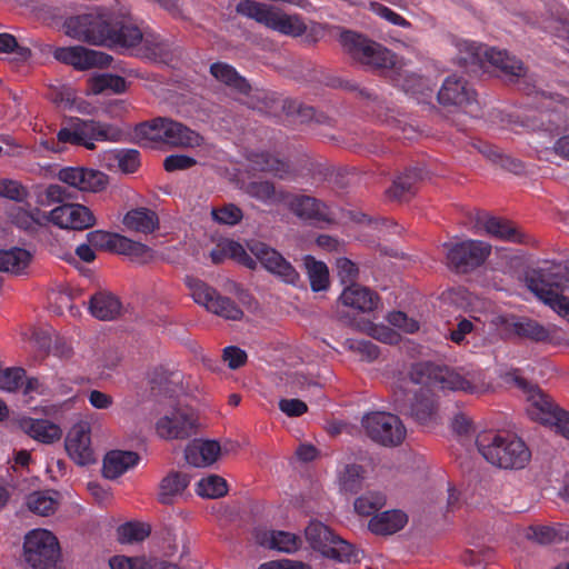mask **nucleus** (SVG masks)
I'll return each instance as SVG.
<instances>
[{
	"instance_id": "f257e3e1",
	"label": "nucleus",
	"mask_w": 569,
	"mask_h": 569,
	"mask_svg": "<svg viewBox=\"0 0 569 569\" xmlns=\"http://www.w3.org/2000/svg\"><path fill=\"white\" fill-rule=\"evenodd\" d=\"M340 46L355 61L385 70L389 80L418 103H428L432 99L436 84L411 72L397 56L371 38H340Z\"/></svg>"
},
{
	"instance_id": "f03ea898",
	"label": "nucleus",
	"mask_w": 569,
	"mask_h": 569,
	"mask_svg": "<svg viewBox=\"0 0 569 569\" xmlns=\"http://www.w3.org/2000/svg\"><path fill=\"white\" fill-rule=\"evenodd\" d=\"M62 27L66 36H146L143 23L129 12L102 7L68 17Z\"/></svg>"
},
{
	"instance_id": "7ed1b4c3",
	"label": "nucleus",
	"mask_w": 569,
	"mask_h": 569,
	"mask_svg": "<svg viewBox=\"0 0 569 569\" xmlns=\"http://www.w3.org/2000/svg\"><path fill=\"white\" fill-rule=\"evenodd\" d=\"M458 53L457 63L469 73L478 76L489 67L500 70L510 80L526 74V68L519 59L506 50L490 48L475 40L458 38L455 43Z\"/></svg>"
},
{
	"instance_id": "20e7f679",
	"label": "nucleus",
	"mask_w": 569,
	"mask_h": 569,
	"mask_svg": "<svg viewBox=\"0 0 569 569\" xmlns=\"http://www.w3.org/2000/svg\"><path fill=\"white\" fill-rule=\"evenodd\" d=\"M528 288L545 305L569 318V259L566 263L545 261L527 279Z\"/></svg>"
},
{
	"instance_id": "39448f33",
	"label": "nucleus",
	"mask_w": 569,
	"mask_h": 569,
	"mask_svg": "<svg viewBox=\"0 0 569 569\" xmlns=\"http://www.w3.org/2000/svg\"><path fill=\"white\" fill-rule=\"evenodd\" d=\"M506 378L527 395L526 411L531 420L549 427L556 433L569 439L568 411L555 405L541 389L522 378L518 369L507 372Z\"/></svg>"
},
{
	"instance_id": "423d86ee",
	"label": "nucleus",
	"mask_w": 569,
	"mask_h": 569,
	"mask_svg": "<svg viewBox=\"0 0 569 569\" xmlns=\"http://www.w3.org/2000/svg\"><path fill=\"white\" fill-rule=\"evenodd\" d=\"M134 137L143 148L170 147L193 148L202 144V137L187 126L169 118H156L136 126Z\"/></svg>"
},
{
	"instance_id": "0eeeda50",
	"label": "nucleus",
	"mask_w": 569,
	"mask_h": 569,
	"mask_svg": "<svg viewBox=\"0 0 569 569\" xmlns=\"http://www.w3.org/2000/svg\"><path fill=\"white\" fill-rule=\"evenodd\" d=\"M121 132L118 128L80 118H70L67 123L58 131L57 140L47 139L41 144L53 152L62 150L63 144L83 146L89 150L94 148L96 141H117Z\"/></svg>"
},
{
	"instance_id": "6e6552de",
	"label": "nucleus",
	"mask_w": 569,
	"mask_h": 569,
	"mask_svg": "<svg viewBox=\"0 0 569 569\" xmlns=\"http://www.w3.org/2000/svg\"><path fill=\"white\" fill-rule=\"evenodd\" d=\"M476 445L489 463L502 469H522L531 458L525 441L512 435H482Z\"/></svg>"
},
{
	"instance_id": "1a4fd4ad",
	"label": "nucleus",
	"mask_w": 569,
	"mask_h": 569,
	"mask_svg": "<svg viewBox=\"0 0 569 569\" xmlns=\"http://www.w3.org/2000/svg\"><path fill=\"white\" fill-rule=\"evenodd\" d=\"M236 12L284 36H305L308 29L301 16L287 14L256 0H241L236 6Z\"/></svg>"
},
{
	"instance_id": "9d476101",
	"label": "nucleus",
	"mask_w": 569,
	"mask_h": 569,
	"mask_svg": "<svg viewBox=\"0 0 569 569\" xmlns=\"http://www.w3.org/2000/svg\"><path fill=\"white\" fill-rule=\"evenodd\" d=\"M411 379L416 385H431L442 390L468 393H473L477 390L470 372H462V370L447 366L416 365L411 372Z\"/></svg>"
},
{
	"instance_id": "9b49d317",
	"label": "nucleus",
	"mask_w": 569,
	"mask_h": 569,
	"mask_svg": "<svg viewBox=\"0 0 569 569\" xmlns=\"http://www.w3.org/2000/svg\"><path fill=\"white\" fill-rule=\"evenodd\" d=\"M310 547L321 556L338 562H357L358 550L348 541L336 536L329 527L320 521H311L305 530Z\"/></svg>"
},
{
	"instance_id": "f8f14e48",
	"label": "nucleus",
	"mask_w": 569,
	"mask_h": 569,
	"mask_svg": "<svg viewBox=\"0 0 569 569\" xmlns=\"http://www.w3.org/2000/svg\"><path fill=\"white\" fill-rule=\"evenodd\" d=\"M89 44L106 47L121 54L166 62L168 46L158 38H84Z\"/></svg>"
},
{
	"instance_id": "ddd939ff",
	"label": "nucleus",
	"mask_w": 569,
	"mask_h": 569,
	"mask_svg": "<svg viewBox=\"0 0 569 569\" xmlns=\"http://www.w3.org/2000/svg\"><path fill=\"white\" fill-rule=\"evenodd\" d=\"M23 557L31 569H53L60 558L57 537L47 529L29 531L23 541Z\"/></svg>"
},
{
	"instance_id": "4468645a",
	"label": "nucleus",
	"mask_w": 569,
	"mask_h": 569,
	"mask_svg": "<svg viewBox=\"0 0 569 569\" xmlns=\"http://www.w3.org/2000/svg\"><path fill=\"white\" fill-rule=\"evenodd\" d=\"M332 86L343 88L349 91H357L358 94L372 103V112L377 118L389 126L395 132L397 139L412 140L417 137L416 128L408 123L406 119L398 118L396 111L390 109L387 101L380 99L373 91L360 88L356 82L339 79Z\"/></svg>"
},
{
	"instance_id": "2eb2a0df",
	"label": "nucleus",
	"mask_w": 569,
	"mask_h": 569,
	"mask_svg": "<svg viewBox=\"0 0 569 569\" xmlns=\"http://www.w3.org/2000/svg\"><path fill=\"white\" fill-rule=\"evenodd\" d=\"M361 425L366 435L375 442L385 447L400 445L406 438V427L396 415L373 411L365 415Z\"/></svg>"
},
{
	"instance_id": "dca6fc26",
	"label": "nucleus",
	"mask_w": 569,
	"mask_h": 569,
	"mask_svg": "<svg viewBox=\"0 0 569 569\" xmlns=\"http://www.w3.org/2000/svg\"><path fill=\"white\" fill-rule=\"evenodd\" d=\"M186 284L196 303L203 306L208 311L228 320H240L243 311L230 298L223 297L202 280L193 277L186 278Z\"/></svg>"
},
{
	"instance_id": "f3484780",
	"label": "nucleus",
	"mask_w": 569,
	"mask_h": 569,
	"mask_svg": "<svg viewBox=\"0 0 569 569\" xmlns=\"http://www.w3.org/2000/svg\"><path fill=\"white\" fill-rule=\"evenodd\" d=\"M395 397L397 409L410 415L418 423L428 425L436 419V400L428 387L420 386L406 392H396Z\"/></svg>"
},
{
	"instance_id": "a211bd4d",
	"label": "nucleus",
	"mask_w": 569,
	"mask_h": 569,
	"mask_svg": "<svg viewBox=\"0 0 569 569\" xmlns=\"http://www.w3.org/2000/svg\"><path fill=\"white\" fill-rule=\"evenodd\" d=\"M249 249L269 273L287 284L302 287L299 272L278 250L260 241H253Z\"/></svg>"
},
{
	"instance_id": "6ab92c4d",
	"label": "nucleus",
	"mask_w": 569,
	"mask_h": 569,
	"mask_svg": "<svg viewBox=\"0 0 569 569\" xmlns=\"http://www.w3.org/2000/svg\"><path fill=\"white\" fill-rule=\"evenodd\" d=\"M448 266L457 272H468L480 266L490 253V246L478 240L443 244Z\"/></svg>"
},
{
	"instance_id": "aec40b11",
	"label": "nucleus",
	"mask_w": 569,
	"mask_h": 569,
	"mask_svg": "<svg viewBox=\"0 0 569 569\" xmlns=\"http://www.w3.org/2000/svg\"><path fill=\"white\" fill-rule=\"evenodd\" d=\"M58 179L82 192L98 193L109 186L108 174L86 167H64L59 170Z\"/></svg>"
},
{
	"instance_id": "412c9836",
	"label": "nucleus",
	"mask_w": 569,
	"mask_h": 569,
	"mask_svg": "<svg viewBox=\"0 0 569 569\" xmlns=\"http://www.w3.org/2000/svg\"><path fill=\"white\" fill-rule=\"evenodd\" d=\"M157 433L163 439H186L197 431V417L191 409L177 408L160 418Z\"/></svg>"
},
{
	"instance_id": "4be33fe9",
	"label": "nucleus",
	"mask_w": 569,
	"mask_h": 569,
	"mask_svg": "<svg viewBox=\"0 0 569 569\" xmlns=\"http://www.w3.org/2000/svg\"><path fill=\"white\" fill-rule=\"evenodd\" d=\"M53 56L58 61L70 64L77 70L108 67L112 61L110 54L81 46L57 48Z\"/></svg>"
},
{
	"instance_id": "5701e85b",
	"label": "nucleus",
	"mask_w": 569,
	"mask_h": 569,
	"mask_svg": "<svg viewBox=\"0 0 569 569\" xmlns=\"http://www.w3.org/2000/svg\"><path fill=\"white\" fill-rule=\"evenodd\" d=\"M48 220L62 229L83 230L96 223L92 211L80 203H64L52 209Z\"/></svg>"
},
{
	"instance_id": "b1692460",
	"label": "nucleus",
	"mask_w": 569,
	"mask_h": 569,
	"mask_svg": "<svg viewBox=\"0 0 569 569\" xmlns=\"http://www.w3.org/2000/svg\"><path fill=\"white\" fill-rule=\"evenodd\" d=\"M437 99L442 106L469 107L470 112L478 106L473 88L463 78L456 74L445 79L437 93Z\"/></svg>"
},
{
	"instance_id": "393cba45",
	"label": "nucleus",
	"mask_w": 569,
	"mask_h": 569,
	"mask_svg": "<svg viewBox=\"0 0 569 569\" xmlns=\"http://www.w3.org/2000/svg\"><path fill=\"white\" fill-rule=\"evenodd\" d=\"M300 219L312 224L333 220L330 208L322 201L307 194H290L284 202Z\"/></svg>"
},
{
	"instance_id": "a878e982",
	"label": "nucleus",
	"mask_w": 569,
	"mask_h": 569,
	"mask_svg": "<svg viewBox=\"0 0 569 569\" xmlns=\"http://www.w3.org/2000/svg\"><path fill=\"white\" fill-rule=\"evenodd\" d=\"M66 450L70 458L80 466H87L96 461L91 448L90 426L87 422L74 425L66 438Z\"/></svg>"
},
{
	"instance_id": "bb28decb",
	"label": "nucleus",
	"mask_w": 569,
	"mask_h": 569,
	"mask_svg": "<svg viewBox=\"0 0 569 569\" xmlns=\"http://www.w3.org/2000/svg\"><path fill=\"white\" fill-rule=\"evenodd\" d=\"M339 300L346 307L363 313L378 309L380 305L379 296L367 287L359 283H351L343 288Z\"/></svg>"
},
{
	"instance_id": "cd10ccee",
	"label": "nucleus",
	"mask_w": 569,
	"mask_h": 569,
	"mask_svg": "<svg viewBox=\"0 0 569 569\" xmlns=\"http://www.w3.org/2000/svg\"><path fill=\"white\" fill-rule=\"evenodd\" d=\"M220 452L218 441L193 439L184 449V459L190 466L203 468L214 463Z\"/></svg>"
},
{
	"instance_id": "c85d7f7f",
	"label": "nucleus",
	"mask_w": 569,
	"mask_h": 569,
	"mask_svg": "<svg viewBox=\"0 0 569 569\" xmlns=\"http://www.w3.org/2000/svg\"><path fill=\"white\" fill-rule=\"evenodd\" d=\"M190 477L181 471L172 470L159 483L158 501L162 505H173L188 488Z\"/></svg>"
},
{
	"instance_id": "c756f323",
	"label": "nucleus",
	"mask_w": 569,
	"mask_h": 569,
	"mask_svg": "<svg viewBox=\"0 0 569 569\" xmlns=\"http://www.w3.org/2000/svg\"><path fill=\"white\" fill-rule=\"evenodd\" d=\"M260 546L284 553H293L301 546V538L296 533L282 530H266L257 535Z\"/></svg>"
},
{
	"instance_id": "7c9ffc66",
	"label": "nucleus",
	"mask_w": 569,
	"mask_h": 569,
	"mask_svg": "<svg viewBox=\"0 0 569 569\" xmlns=\"http://www.w3.org/2000/svg\"><path fill=\"white\" fill-rule=\"evenodd\" d=\"M139 461L138 453L133 451L112 450L103 459L102 473L108 479H116Z\"/></svg>"
},
{
	"instance_id": "2f4dec72",
	"label": "nucleus",
	"mask_w": 569,
	"mask_h": 569,
	"mask_svg": "<svg viewBox=\"0 0 569 569\" xmlns=\"http://www.w3.org/2000/svg\"><path fill=\"white\" fill-rule=\"evenodd\" d=\"M20 426L27 435L42 443H52L62 436L60 427L47 419L28 418Z\"/></svg>"
},
{
	"instance_id": "473e14b6",
	"label": "nucleus",
	"mask_w": 569,
	"mask_h": 569,
	"mask_svg": "<svg viewBox=\"0 0 569 569\" xmlns=\"http://www.w3.org/2000/svg\"><path fill=\"white\" fill-rule=\"evenodd\" d=\"M477 224L485 228L486 232L499 240L521 242L522 236L509 221L501 218L482 214L477 219Z\"/></svg>"
},
{
	"instance_id": "72a5a7b5",
	"label": "nucleus",
	"mask_w": 569,
	"mask_h": 569,
	"mask_svg": "<svg viewBox=\"0 0 569 569\" xmlns=\"http://www.w3.org/2000/svg\"><path fill=\"white\" fill-rule=\"evenodd\" d=\"M91 315L99 320H113L121 311V302L109 292H97L89 301Z\"/></svg>"
},
{
	"instance_id": "f704fd0d",
	"label": "nucleus",
	"mask_w": 569,
	"mask_h": 569,
	"mask_svg": "<svg viewBox=\"0 0 569 569\" xmlns=\"http://www.w3.org/2000/svg\"><path fill=\"white\" fill-rule=\"evenodd\" d=\"M423 170L420 168H410L399 176L387 190L390 199L407 200L416 191V184L423 178Z\"/></svg>"
},
{
	"instance_id": "c9c22d12",
	"label": "nucleus",
	"mask_w": 569,
	"mask_h": 569,
	"mask_svg": "<svg viewBox=\"0 0 569 569\" xmlns=\"http://www.w3.org/2000/svg\"><path fill=\"white\" fill-rule=\"evenodd\" d=\"M408 518L400 510H388L376 515L369 521V529L377 535H392L405 527Z\"/></svg>"
},
{
	"instance_id": "e433bc0d",
	"label": "nucleus",
	"mask_w": 569,
	"mask_h": 569,
	"mask_svg": "<svg viewBox=\"0 0 569 569\" xmlns=\"http://www.w3.org/2000/svg\"><path fill=\"white\" fill-rule=\"evenodd\" d=\"M246 192L267 206L284 203L289 198L288 192L277 190L270 181H252L247 184Z\"/></svg>"
},
{
	"instance_id": "4c0bfd02",
	"label": "nucleus",
	"mask_w": 569,
	"mask_h": 569,
	"mask_svg": "<svg viewBox=\"0 0 569 569\" xmlns=\"http://www.w3.org/2000/svg\"><path fill=\"white\" fill-rule=\"evenodd\" d=\"M123 224L137 232L151 233L159 224L158 216L148 208H136L127 212L123 218Z\"/></svg>"
},
{
	"instance_id": "58836bf2",
	"label": "nucleus",
	"mask_w": 569,
	"mask_h": 569,
	"mask_svg": "<svg viewBox=\"0 0 569 569\" xmlns=\"http://www.w3.org/2000/svg\"><path fill=\"white\" fill-rule=\"evenodd\" d=\"M210 73L219 82L224 83L227 87L236 90L239 93H248L250 84L241 77L237 70L224 62H216L210 66Z\"/></svg>"
},
{
	"instance_id": "ea45409f",
	"label": "nucleus",
	"mask_w": 569,
	"mask_h": 569,
	"mask_svg": "<svg viewBox=\"0 0 569 569\" xmlns=\"http://www.w3.org/2000/svg\"><path fill=\"white\" fill-rule=\"evenodd\" d=\"M250 161L253 169L271 173L280 179H284L290 172L288 162L266 151L252 153Z\"/></svg>"
},
{
	"instance_id": "a19ab883",
	"label": "nucleus",
	"mask_w": 569,
	"mask_h": 569,
	"mask_svg": "<svg viewBox=\"0 0 569 569\" xmlns=\"http://www.w3.org/2000/svg\"><path fill=\"white\" fill-rule=\"evenodd\" d=\"M30 259V252L19 247L0 250V271L21 273L28 267Z\"/></svg>"
},
{
	"instance_id": "79ce46f5",
	"label": "nucleus",
	"mask_w": 569,
	"mask_h": 569,
	"mask_svg": "<svg viewBox=\"0 0 569 569\" xmlns=\"http://www.w3.org/2000/svg\"><path fill=\"white\" fill-rule=\"evenodd\" d=\"M510 329L520 338L529 339L536 342L549 339V331L536 320L520 318L510 323Z\"/></svg>"
},
{
	"instance_id": "37998d69",
	"label": "nucleus",
	"mask_w": 569,
	"mask_h": 569,
	"mask_svg": "<svg viewBox=\"0 0 569 569\" xmlns=\"http://www.w3.org/2000/svg\"><path fill=\"white\" fill-rule=\"evenodd\" d=\"M527 536L541 545H548L567 540L569 530L560 523L556 526H531Z\"/></svg>"
},
{
	"instance_id": "c03bdc74",
	"label": "nucleus",
	"mask_w": 569,
	"mask_h": 569,
	"mask_svg": "<svg viewBox=\"0 0 569 569\" xmlns=\"http://www.w3.org/2000/svg\"><path fill=\"white\" fill-rule=\"evenodd\" d=\"M303 264L313 291L326 290L329 283V271L327 266L317 261L313 257L307 256L303 259Z\"/></svg>"
},
{
	"instance_id": "a18cd8bd",
	"label": "nucleus",
	"mask_w": 569,
	"mask_h": 569,
	"mask_svg": "<svg viewBox=\"0 0 569 569\" xmlns=\"http://www.w3.org/2000/svg\"><path fill=\"white\" fill-rule=\"evenodd\" d=\"M108 160L122 172L133 173L140 166V153L136 149H114L108 153Z\"/></svg>"
},
{
	"instance_id": "49530a36",
	"label": "nucleus",
	"mask_w": 569,
	"mask_h": 569,
	"mask_svg": "<svg viewBox=\"0 0 569 569\" xmlns=\"http://www.w3.org/2000/svg\"><path fill=\"white\" fill-rule=\"evenodd\" d=\"M363 473L365 470L360 465H346L338 476L340 489L346 492L356 493L361 489L365 479Z\"/></svg>"
},
{
	"instance_id": "de8ad7c7",
	"label": "nucleus",
	"mask_w": 569,
	"mask_h": 569,
	"mask_svg": "<svg viewBox=\"0 0 569 569\" xmlns=\"http://www.w3.org/2000/svg\"><path fill=\"white\" fill-rule=\"evenodd\" d=\"M126 88L127 83L124 78L117 74L102 73L90 79V89L94 94H99L104 91L122 93L126 91Z\"/></svg>"
},
{
	"instance_id": "09e8293b",
	"label": "nucleus",
	"mask_w": 569,
	"mask_h": 569,
	"mask_svg": "<svg viewBox=\"0 0 569 569\" xmlns=\"http://www.w3.org/2000/svg\"><path fill=\"white\" fill-rule=\"evenodd\" d=\"M117 242L116 252L128 256L138 262H147L152 257V250L147 244L133 241L123 236H120Z\"/></svg>"
},
{
	"instance_id": "8fccbe9b",
	"label": "nucleus",
	"mask_w": 569,
	"mask_h": 569,
	"mask_svg": "<svg viewBox=\"0 0 569 569\" xmlns=\"http://www.w3.org/2000/svg\"><path fill=\"white\" fill-rule=\"evenodd\" d=\"M196 491L201 497L217 499L227 493V482L223 478L211 475L198 481Z\"/></svg>"
},
{
	"instance_id": "3c124183",
	"label": "nucleus",
	"mask_w": 569,
	"mask_h": 569,
	"mask_svg": "<svg viewBox=\"0 0 569 569\" xmlns=\"http://www.w3.org/2000/svg\"><path fill=\"white\" fill-rule=\"evenodd\" d=\"M479 151L492 162L499 163L501 167L515 172L520 173L523 166L519 160L512 159L502 154L498 148L486 142H480Z\"/></svg>"
},
{
	"instance_id": "603ef678",
	"label": "nucleus",
	"mask_w": 569,
	"mask_h": 569,
	"mask_svg": "<svg viewBox=\"0 0 569 569\" xmlns=\"http://www.w3.org/2000/svg\"><path fill=\"white\" fill-rule=\"evenodd\" d=\"M28 508L33 513L39 516H49L54 512L57 508V500L50 492L38 491L28 497Z\"/></svg>"
},
{
	"instance_id": "864d4df0",
	"label": "nucleus",
	"mask_w": 569,
	"mask_h": 569,
	"mask_svg": "<svg viewBox=\"0 0 569 569\" xmlns=\"http://www.w3.org/2000/svg\"><path fill=\"white\" fill-rule=\"evenodd\" d=\"M386 497L380 492H367L355 501V510L361 516H370L381 509Z\"/></svg>"
},
{
	"instance_id": "5fc2aeb1",
	"label": "nucleus",
	"mask_w": 569,
	"mask_h": 569,
	"mask_svg": "<svg viewBox=\"0 0 569 569\" xmlns=\"http://www.w3.org/2000/svg\"><path fill=\"white\" fill-rule=\"evenodd\" d=\"M119 540L122 543L142 541L149 536V528L138 522H127L118 528Z\"/></svg>"
},
{
	"instance_id": "6e6d98bb",
	"label": "nucleus",
	"mask_w": 569,
	"mask_h": 569,
	"mask_svg": "<svg viewBox=\"0 0 569 569\" xmlns=\"http://www.w3.org/2000/svg\"><path fill=\"white\" fill-rule=\"evenodd\" d=\"M71 198V193L64 187L51 183L46 187L38 194V203L40 206H52L54 203L63 202Z\"/></svg>"
},
{
	"instance_id": "4d7b16f0",
	"label": "nucleus",
	"mask_w": 569,
	"mask_h": 569,
	"mask_svg": "<svg viewBox=\"0 0 569 569\" xmlns=\"http://www.w3.org/2000/svg\"><path fill=\"white\" fill-rule=\"evenodd\" d=\"M211 216L220 224L234 226L242 219V211L236 204L229 203L212 209Z\"/></svg>"
},
{
	"instance_id": "13d9d810",
	"label": "nucleus",
	"mask_w": 569,
	"mask_h": 569,
	"mask_svg": "<svg viewBox=\"0 0 569 569\" xmlns=\"http://www.w3.org/2000/svg\"><path fill=\"white\" fill-rule=\"evenodd\" d=\"M26 371L22 368L0 369V389L13 392L23 385Z\"/></svg>"
},
{
	"instance_id": "bf43d9fd",
	"label": "nucleus",
	"mask_w": 569,
	"mask_h": 569,
	"mask_svg": "<svg viewBox=\"0 0 569 569\" xmlns=\"http://www.w3.org/2000/svg\"><path fill=\"white\" fill-rule=\"evenodd\" d=\"M0 197L23 203L28 198V190L16 180L3 179L0 180Z\"/></svg>"
},
{
	"instance_id": "052dcab7",
	"label": "nucleus",
	"mask_w": 569,
	"mask_h": 569,
	"mask_svg": "<svg viewBox=\"0 0 569 569\" xmlns=\"http://www.w3.org/2000/svg\"><path fill=\"white\" fill-rule=\"evenodd\" d=\"M87 239L90 246L94 248L114 251L118 244L117 240L120 239V234L94 230L87 234Z\"/></svg>"
},
{
	"instance_id": "680f3d73",
	"label": "nucleus",
	"mask_w": 569,
	"mask_h": 569,
	"mask_svg": "<svg viewBox=\"0 0 569 569\" xmlns=\"http://www.w3.org/2000/svg\"><path fill=\"white\" fill-rule=\"evenodd\" d=\"M227 253L229 254V258L238 261L239 263L243 264L244 267L249 269H256L257 267V259L251 257L242 244H240L237 241L227 240Z\"/></svg>"
},
{
	"instance_id": "e2e57ef3",
	"label": "nucleus",
	"mask_w": 569,
	"mask_h": 569,
	"mask_svg": "<svg viewBox=\"0 0 569 569\" xmlns=\"http://www.w3.org/2000/svg\"><path fill=\"white\" fill-rule=\"evenodd\" d=\"M0 52L11 54L18 61H24L31 54L29 48L17 42V38H0Z\"/></svg>"
},
{
	"instance_id": "0e129e2a",
	"label": "nucleus",
	"mask_w": 569,
	"mask_h": 569,
	"mask_svg": "<svg viewBox=\"0 0 569 569\" xmlns=\"http://www.w3.org/2000/svg\"><path fill=\"white\" fill-rule=\"evenodd\" d=\"M388 322L402 330L406 333H413L418 331L419 323L412 318H409L405 312L402 311H392L387 317Z\"/></svg>"
},
{
	"instance_id": "69168bd1",
	"label": "nucleus",
	"mask_w": 569,
	"mask_h": 569,
	"mask_svg": "<svg viewBox=\"0 0 569 569\" xmlns=\"http://www.w3.org/2000/svg\"><path fill=\"white\" fill-rule=\"evenodd\" d=\"M337 271L345 287L356 283L355 280L358 276V267L351 260L347 258H339L337 260Z\"/></svg>"
},
{
	"instance_id": "338daca9",
	"label": "nucleus",
	"mask_w": 569,
	"mask_h": 569,
	"mask_svg": "<svg viewBox=\"0 0 569 569\" xmlns=\"http://www.w3.org/2000/svg\"><path fill=\"white\" fill-rule=\"evenodd\" d=\"M9 216H10L11 221L17 227H19L20 229H23V230L31 229L36 223V219H34L33 214L30 211H28L27 209H24L23 207H18V208L12 209L10 211Z\"/></svg>"
},
{
	"instance_id": "774afa93",
	"label": "nucleus",
	"mask_w": 569,
	"mask_h": 569,
	"mask_svg": "<svg viewBox=\"0 0 569 569\" xmlns=\"http://www.w3.org/2000/svg\"><path fill=\"white\" fill-rule=\"evenodd\" d=\"M109 565L111 569H143L144 557L114 556Z\"/></svg>"
}]
</instances>
